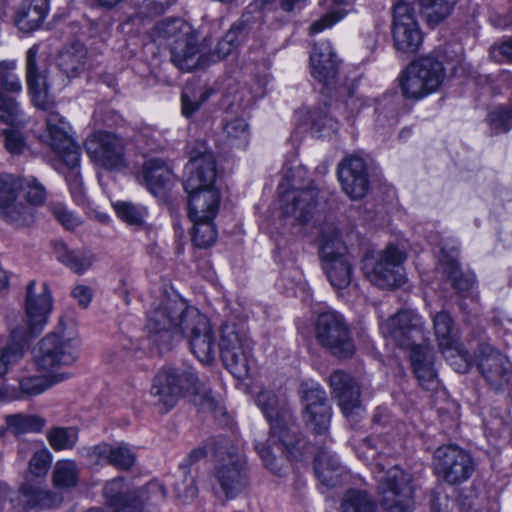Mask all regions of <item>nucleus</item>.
I'll list each match as a JSON object with an SVG mask.
<instances>
[{
	"mask_svg": "<svg viewBox=\"0 0 512 512\" xmlns=\"http://www.w3.org/2000/svg\"><path fill=\"white\" fill-rule=\"evenodd\" d=\"M219 459L214 467L213 477L226 499H233L249 485L247 460L242 452L231 446L225 452H218Z\"/></svg>",
	"mask_w": 512,
	"mask_h": 512,
	"instance_id": "ddd939ff",
	"label": "nucleus"
},
{
	"mask_svg": "<svg viewBox=\"0 0 512 512\" xmlns=\"http://www.w3.org/2000/svg\"><path fill=\"white\" fill-rule=\"evenodd\" d=\"M315 334L317 341L338 358L353 355L355 347L343 317L335 312L319 315Z\"/></svg>",
	"mask_w": 512,
	"mask_h": 512,
	"instance_id": "a211bd4d",
	"label": "nucleus"
},
{
	"mask_svg": "<svg viewBox=\"0 0 512 512\" xmlns=\"http://www.w3.org/2000/svg\"><path fill=\"white\" fill-rule=\"evenodd\" d=\"M430 509L431 512H452L449 497L440 491L439 487L431 494Z\"/></svg>",
	"mask_w": 512,
	"mask_h": 512,
	"instance_id": "338daca9",
	"label": "nucleus"
},
{
	"mask_svg": "<svg viewBox=\"0 0 512 512\" xmlns=\"http://www.w3.org/2000/svg\"><path fill=\"white\" fill-rule=\"evenodd\" d=\"M86 50L81 45H76L62 52L58 58V67L68 79L75 78L85 68Z\"/></svg>",
	"mask_w": 512,
	"mask_h": 512,
	"instance_id": "c9c22d12",
	"label": "nucleus"
},
{
	"mask_svg": "<svg viewBox=\"0 0 512 512\" xmlns=\"http://www.w3.org/2000/svg\"><path fill=\"white\" fill-rule=\"evenodd\" d=\"M193 28L181 19H166L158 23L154 28L155 40L167 43L170 46L175 40L191 34Z\"/></svg>",
	"mask_w": 512,
	"mask_h": 512,
	"instance_id": "4c0bfd02",
	"label": "nucleus"
},
{
	"mask_svg": "<svg viewBox=\"0 0 512 512\" xmlns=\"http://www.w3.org/2000/svg\"><path fill=\"white\" fill-rule=\"evenodd\" d=\"M173 180L170 167L161 159H148L144 162L138 181L153 195H160Z\"/></svg>",
	"mask_w": 512,
	"mask_h": 512,
	"instance_id": "c85d7f7f",
	"label": "nucleus"
},
{
	"mask_svg": "<svg viewBox=\"0 0 512 512\" xmlns=\"http://www.w3.org/2000/svg\"><path fill=\"white\" fill-rule=\"evenodd\" d=\"M22 191V176L0 174V216L15 228L31 226L35 221L33 210L19 200Z\"/></svg>",
	"mask_w": 512,
	"mask_h": 512,
	"instance_id": "dca6fc26",
	"label": "nucleus"
},
{
	"mask_svg": "<svg viewBox=\"0 0 512 512\" xmlns=\"http://www.w3.org/2000/svg\"><path fill=\"white\" fill-rule=\"evenodd\" d=\"M80 158H81V151H77V161L76 163H70L66 159H60L62 163L66 166L68 169V172L66 174V180L70 187L71 193L75 197H81L83 195V183L82 178L80 174Z\"/></svg>",
	"mask_w": 512,
	"mask_h": 512,
	"instance_id": "bf43d9fd",
	"label": "nucleus"
},
{
	"mask_svg": "<svg viewBox=\"0 0 512 512\" xmlns=\"http://www.w3.org/2000/svg\"><path fill=\"white\" fill-rule=\"evenodd\" d=\"M457 1L395 0L392 10V39L397 52L414 54L423 42V33L416 19V6L427 24L434 27L451 14Z\"/></svg>",
	"mask_w": 512,
	"mask_h": 512,
	"instance_id": "f03ea898",
	"label": "nucleus"
},
{
	"mask_svg": "<svg viewBox=\"0 0 512 512\" xmlns=\"http://www.w3.org/2000/svg\"><path fill=\"white\" fill-rule=\"evenodd\" d=\"M28 122L29 117L15 99L0 95V123L5 124L7 128H24Z\"/></svg>",
	"mask_w": 512,
	"mask_h": 512,
	"instance_id": "58836bf2",
	"label": "nucleus"
},
{
	"mask_svg": "<svg viewBox=\"0 0 512 512\" xmlns=\"http://www.w3.org/2000/svg\"><path fill=\"white\" fill-rule=\"evenodd\" d=\"M318 194L314 186L285 191L280 199L284 222L291 226L307 224L314 215Z\"/></svg>",
	"mask_w": 512,
	"mask_h": 512,
	"instance_id": "412c9836",
	"label": "nucleus"
},
{
	"mask_svg": "<svg viewBox=\"0 0 512 512\" xmlns=\"http://www.w3.org/2000/svg\"><path fill=\"white\" fill-rule=\"evenodd\" d=\"M254 24H256L254 16L250 13L243 14L218 42L215 50L207 55L209 65L230 55L253 29Z\"/></svg>",
	"mask_w": 512,
	"mask_h": 512,
	"instance_id": "cd10ccee",
	"label": "nucleus"
},
{
	"mask_svg": "<svg viewBox=\"0 0 512 512\" xmlns=\"http://www.w3.org/2000/svg\"><path fill=\"white\" fill-rule=\"evenodd\" d=\"M219 349L226 368L238 379L246 378L252 366V341L245 328L225 323L221 329Z\"/></svg>",
	"mask_w": 512,
	"mask_h": 512,
	"instance_id": "9b49d317",
	"label": "nucleus"
},
{
	"mask_svg": "<svg viewBox=\"0 0 512 512\" xmlns=\"http://www.w3.org/2000/svg\"><path fill=\"white\" fill-rule=\"evenodd\" d=\"M37 44L33 45L26 53V80H32V77L48 74V69L44 61L38 59Z\"/></svg>",
	"mask_w": 512,
	"mask_h": 512,
	"instance_id": "680f3d73",
	"label": "nucleus"
},
{
	"mask_svg": "<svg viewBox=\"0 0 512 512\" xmlns=\"http://www.w3.org/2000/svg\"><path fill=\"white\" fill-rule=\"evenodd\" d=\"M329 384L346 417L360 409V388L350 375L336 370L330 375Z\"/></svg>",
	"mask_w": 512,
	"mask_h": 512,
	"instance_id": "bb28decb",
	"label": "nucleus"
},
{
	"mask_svg": "<svg viewBox=\"0 0 512 512\" xmlns=\"http://www.w3.org/2000/svg\"><path fill=\"white\" fill-rule=\"evenodd\" d=\"M56 252L58 260L76 274H83L94 262V255L91 252L69 250L64 244L59 245Z\"/></svg>",
	"mask_w": 512,
	"mask_h": 512,
	"instance_id": "e433bc0d",
	"label": "nucleus"
},
{
	"mask_svg": "<svg viewBox=\"0 0 512 512\" xmlns=\"http://www.w3.org/2000/svg\"><path fill=\"white\" fill-rule=\"evenodd\" d=\"M50 210L57 221L67 229H74L82 223L81 218L62 203H52Z\"/></svg>",
	"mask_w": 512,
	"mask_h": 512,
	"instance_id": "e2e57ef3",
	"label": "nucleus"
},
{
	"mask_svg": "<svg viewBox=\"0 0 512 512\" xmlns=\"http://www.w3.org/2000/svg\"><path fill=\"white\" fill-rule=\"evenodd\" d=\"M249 126L242 118H235L226 122L222 132V144L231 148L246 147L249 141Z\"/></svg>",
	"mask_w": 512,
	"mask_h": 512,
	"instance_id": "a19ab883",
	"label": "nucleus"
},
{
	"mask_svg": "<svg viewBox=\"0 0 512 512\" xmlns=\"http://www.w3.org/2000/svg\"><path fill=\"white\" fill-rule=\"evenodd\" d=\"M146 329L159 349L167 350L173 341L186 337L192 353L202 363L216 354V338L209 319L197 308L178 299H165L147 314Z\"/></svg>",
	"mask_w": 512,
	"mask_h": 512,
	"instance_id": "f257e3e1",
	"label": "nucleus"
},
{
	"mask_svg": "<svg viewBox=\"0 0 512 512\" xmlns=\"http://www.w3.org/2000/svg\"><path fill=\"white\" fill-rule=\"evenodd\" d=\"M138 500L132 501L133 505H138L142 511L144 503H150L151 505H157L163 502L166 498V489L162 483L157 480L149 482L145 487L139 489L137 496Z\"/></svg>",
	"mask_w": 512,
	"mask_h": 512,
	"instance_id": "603ef678",
	"label": "nucleus"
},
{
	"mask_svg": "<svg viewBox=\"0 0 512 512\" xmlns=\"http://www.w3.org/2000/svg\"><path fill=\"white\" fill-rule=\"evenodd\" d=\"M491 129L496 133H505L512 128V107H497L488 116Z\"/></svg>",
	"mask_w": 512,
	"mask_h": 512,
	"instance_id": "13d9d810",
	"label": "nucleus"
},
{
	"mask_svg": "<svg viewBox=\"0 0 512 512\" xmlns=\"http://www.w3.org/2000/svg\"><path fill=\"white\" fill-rule=\"evenodd\" d=\"M444 357L451 360V366L459 373H466L471 368V358L468 352L463 350L459 344L453 346V351H447Z\"/></svg>",
	"mask_w": 512,
	"mask_h": 512,
	"instance_id": "0e129e2a",
	"label": "nucleus"
},
{
	"mask_svg": "<svg viewBox=\"0 0 512 512\" xmlns=\"http://www.w3.org/2000/svg\"><path fill=\"white\" fill-rule=\"evenodd\" d=\"M342 190L351 200L363 198L369 188L367 167L360 157L345 159L338 171Z\"/></svg>",
	"mask_w": 512,
	"mask_h": 512,
	"instance_id": "b1692460",
	"label": "nucleus"
},
{
	"mask_svg": "<svg viewBox=\"0 0 512 512\" xmlns=\"http://www.w3.org/2000/svg\"><path fill=\"white\" fill-rule=\"evenodd\" d=\"M172 62L182 71L190 72L209 66L207 55L200 49L195 31L175 40L170 47Z\"/></svg>",
	"mask_w": 512,
	"mask_h": 512,
	"instance_id": "a878e982",
	"label": "nucleus"
},
{
	"mask_svg": "<svg viewBox=\"0 0 512 512\" xmlns=\"http://www.w3.org/2000/svg\"><path fill=\"white\" fill-rule=\"evenodd\" d=\"M46 438L55 451L71 450L78 442V429L75 427H52L47 431Z\"/></svg>",
	"mask_w": 512,
	"mask_h": 512,
	"instance_id": "c03bdc74",
	"label": "nucleus"
},
{
	"mask_svg": "<svg viewBox=\"0 0 512 512\" xmlns=\"http://www.w3.org/2000/svg\"><path fill=\"white\" fill-rule=\"evenodd\" d=\"M257 404L270 424L269 441L279 443L293 458L302 456L308 445L299 434L287 399L272 391H263L257 397Z\"/></svg>",
	"mask_w": 512,
	"mask_h": 512,
	"instance_id": "423d86ee",
	"label": "nucleus"
},
{
	"mask_svg": "<svg viewBox=\"0 0 512 512\" xmlns=\"http://www.w3.org/2000/svg\"><path fill=\"white\" fill-rule=\"evenodd\" d=\"M347 15V11L344 9H336L322 16L319 20L315 21L310 26L311 33H319L326 28L331 27Z\"/></svg>",
	"mask_w": 512,
	"mask_h": 512,
	"instance_id": "69168bd1",
	"label": "nucleus"
},
{
	"mask_svg": "<svg viewBox=\"0 0 512 512\" xmlns=\"http://www.w3.org/2000/svg\"><path fill=\"white\" fill-rule=\"evenodd\" d=\"M103 494L109 506L116 507L114 511H118L121 507L127 505L129 506L127 512H132L134 509H138L141 512L138 505H133L130 498L126 495L124 480L121 477L107 482L103 489Z\"/></svg>",
	"mask_w": 512,
	"mask_h": 512,
	"instance_id": "37998d69",
	"label": "nucleus"
},
{
	"mask_svg": "<svg viewBox=\"0 0 512 512\" xmlns=\"http://www.w3.org/2000/svg\"><path fill=\"white\" fill-rule=\"evenodd\" d=\"M377 496L381 507L388 512H412L415 507L411 474L394 465L385 471L376 464Z\"/></svg>",
	"mask_w": 512,
	"mask_h": 512,
	"instance_id": "0eeeda50",
	"label": "nucleus"
},
{
	"mask_svg": "<svg viewBox=\"0 0 512 512\" xmlns=\"http://www.w3.org/2000/svg\"><path fill=\"white\" fill-rule=\"evenodd\" d=\"M72 374H42L41 376H30L19 382L21 391L29 396H36L52 386L68 380Z\"/></svg>",
	"mask_w": 512,
	"mask_h": 512,
	"instance_id": "ea45409f",
	"label": "nucleus"
},
{
	"mask_svg": "<svg viewBox=\"0 0 512 512\" xmlns=\"http://www.w3.org/2000/svg\"><path fill=\"white\" fill-rule=\"evenodd\" d=\"M6 430L19 437L28 433H41L46 420L38 414L15 413L5 416Z\"/></svg>",
	"mask_w": 512,
	"mask_h": 512,
	"instance_id": "72a5a7b5",
	"label": "nucleus"
},
{
	"mask_svg": "<svg viewBox=\"0 0 512 512\" xmlns=\"http://www.w3.org/2000/svg\"><path fill=\"white\" fill-rule=\"evenodd\" d=\"M72 296L79 305L85 308L92 300V290L86 285H77L72 290Z\"/></svg>",
	"mask_w": 512,
	"mask_h": 512,
	"instance_id": "774afa93",
	"label": "nucleus"
},
{
	"mask_svg": "<svg viewBox=\"0 0 512 512\" xmlns=\"http://www.w3.org/2000/svg\"><path fill=\"white\" fill-rule=\"evenodd\" d=\"M433 470L439 480L456 486L472 477L475 472V462L465 449L457 445H443L433 454Z\"/></svg>",
	"mask_w": 512,
	"mask_h": 512,
	"instance_id": "4468645a",
	"label": "nucleus"
},
{
	"mask_svg": "<svg viewBox=\"0 0 512 512\" xmlns=\"http://www.w3.org/2000/svg\"><path fill=\"white\" fill-rule=\"evenodd\" d=\"M22 190L25 192V199L31 206H42L47 198L45 186L34 176H22Z\"/></svg>",
	"mask_w": 512,
	"mask_h": 512,
	"instance_id": "864d4df0",
	"label": "nucleus"
},
{
	"mask_svg": "<svg viewBox=\"0 0 512 512\" xmlns=\"http://www.w3.org/2000/svg\"><path fill=\"white\" fill-rule=\"evenodd\" d=\"M78 468L72 460H60L53 469V482L57 487L68 488L77 483Z\"/></svg>",
	"mask_w": 512,
	"mask_h": 512,
	"instance_id": "3c124183",
	"label": "nucleus"
},
{
	"mask_svg": "<svg viewBox=\"0 0 512 512\" xmlns=\"http://www.w3.org/2000/svg\"><path fill=\"white\" fill-rule=\"evenodd\" d=\"M433 326L439 349L443 355L447 351H453V346L458 344L453 334V320L446 311H440L433 317Z\"/></svg>",
	"mask_w": 512,
	"mask_h": 512,
	"instance_id": "f704fd0d",
	"label": "nucleus"
},
{
	"mask_svg": "<svg viewBox=\"0 0 512 512\" xmlns=\"http://www.w3.org/2000/svg\"><path fill=\"white\" fill-rule=\"evenodd\" d=\"M342 512H377L372 497L363 490H348L341 503Z\"/></svg>",
	"mask_w": 512,
	"mask_h": 512,
	"instance_id": "a18cd8bd",
	"label": "nucleus"
},
{
	"mask_svg": "<svg viewBox=\"0 0 512 512\" xmlns=\"http://www.w3.org/2000/svg\"><path fill=\"white\" fill-rule=\"evenodd\" d=\"M445 77L441 61L431 55L421 57L408 65L400 75L402 95L409 99H421L437 91Z\"/></svg>",
	"mask_w": 512,
	"mask_h": 512,
	"instance_id": "1a4fd4ad",
	"label": "nucleus"
},
{
	"mask_svg": "<svg viewBox=\"0 0 512 512\" xmlns=\"http://www.w3.org/2000/svg\"><path fill=\"white\" fill-rule=\"evenodd\" d=\"M52 307L53 301L48 285L29 282L25 298V318L21 323H9L13 343L0 350V376L6 374L9 367L22 358V343L44 329Z\"/></svg>",
	"mask_w": 512,
	"mask_h": 512,
	"instance_id": "7ed1b4c3",
	"label": "nucleus"
},
{
	"mask_svg": "<svg viewBox=\"0 0 512 512\" xmlns=\"http://www.w3.org/2000/svg\"><path fill=\"white\" fill-rule=\"evenodd\" d=\"M23 128H6L2 130V135L5 137V147L10 154H22L27 148V144L23 133Z\"/></svg>",
	"mask_w": 512,
	"mask_h": 512,
	"instance_id": "052dcab7",
	"label": "nucleus"
},
{
	"mask_svg": "<svg viewBox=\"0 0 512 512\" xmlns=\"http://www.w3.org/2000/svg\"><path fill=\"white\" fill-rule=\"evenodd\" d=\"M409 351L411 365L419 383L425 389H434L437 385V375L431 349L422 344Z\"/></svg>",
	"mask_w": 512,
	"mask_h": 512,
	"instance_id": "2f4dec72",
	"label": "nucleus"
},
{
	"mask_svg": "<svg viewBox=\"0 0 512 512\" xmlns=\"http://www.w3.org/2000/svg\"><path fill=\"white\" fill-rule=\"evenodd\" d=\"M300 394L304 403L302 416L306 427L315 434H325L332 417L325 391L319 384L303 383Z\"/></svg>",
	"mask_w": 512,
	"mask_h": 512,
	"instance_id": "aec40b11",
	"label": "nucleus"
},
{
	"mask_svg": "<svg viewBox=\"0 0 512 512\" xmlns=\"http://www.w3.org/2000/svg\"><path fill=\"white\" fill-rule=\"evenodd\" d=\"M80 338L75 323L61 318L54 331L46 334L32 349V362L41 374H71L66 369L79 357Z\"/></svg>",
	"mask_w": 512,
	"mask_h": 512,
	"instance_id": "39448f33",
	"label": "nucleus"
},
{
	"mask_svg": "<svg viewBox=\"0 0 512 512\" xmlns=\"http://www.w3.org/2000/svg\"><path fill=\"white\" fill-rule=\"evenodd\" d=\"M406 253L394 245L374 255H366L363 261V272L369 282L381 289H390L404 283L403 263Z\"/></svg>",
	"mask_w": 512,
	"mask_h": 512,
	"instance_id": "f8f14e48",
	"label": "nucleus"
},
{
	"mask_svg": "<svg viewBox=\"0 0 512 512\" xmlns=\"http://www.w3.org/2000/svg\"><path fill=\"white\" fill-rule=\"evenodd\" d=\"M478 368L489 385L496 391L512 383V363L506 356L490 346H481Z\"/></svg>",
	"mask_w": 512,
	"mask_h": 512,
	"instance_id": "5701e85b",
	"label": "nucleus"
},
{
	"mask_svg": "<svg viewBox=\"0 0 512 512\" xmlns=\"http://www.w3.org/2000/svg\"><path fill=\"white\" fill-rule=\"evenodd\" d=\"M185 171L184 189L188 194L189 218L191 221L213 220L220 204L213 155L203 153L191 158Z\"/></svg>",
	"mask_w": 512,
	"mask_h": 512,
	"instance_id": "20e7f679",
	"label": "nucleus"
},
{
	"mask_svg": "<svg viewBox=\"0 0 512 512\" xmlns=\"http://www.w3.org/2000/svg\"><path fill=\"white\" fill-rule=\"evenodd\" d=\"M312 77L327 90L335 88L338 80V62L327 41L314 46L310 55Z\"/></svg>",
	"mask_w": 512,
	"mask_h": 512,
	"instance_id": "393cba45",
	"label": "nucleus"
},
{
	"mask_svg": "<svg viewBox=\"0 0 512 512\" xmlns=\"http://www.w3.org/2000/svg\"><path fill=\"white\" fill-rule=\"evenodd\" d=\"M90 159L99 167L122 170L126 167L123 141L115 134L97 131L85 141Z\"/></svg>",
	"mask_w": 512,
	"mask_h": 512,
	"instance_id": "6ab92c4d",
	"label": "nucleus"
},
{
	"mask_svg": "<svg viewBox=\"0 0 512 512\" xmlns=\"http://www.w3.org/2000/svg\"><path fill=\"white\" fill-rule=\"evenodd\" d=\"M312 129L319 137H329L339 129V123L326 111H315L312 114Z\"/></svg>",
	"mask_w": 512,
	"mask_h": 512,
	"instance_id": "6e6d98bb",
	"label": "nucleus"
},
{
	"mask_svg": "<svg viewBox=\"0 0 512 512\" xmlns=\"http://www.w3.org/2000/svg\"><path fill=\"white\" fill-rule=\"evenodd\" d=\"M31 100L38 108L45 111L54 106V101L49 94L50 82L48 74L32 77V80H26Z\"/></svg>",
	"mask_w": 512,
	"mask_h": 512,
	"instance_id": "79ce46f5",
	"label": "nucleus"
},
{
	"mask_svg": "<svg viewBox=\"0 0 512 512\" xmlns=\"http://www.w3.org/2000/svg\"><path fill=\"white\" fill-rule=\"evenodd\" d=\"M440 266L452 287L458 292L468 291L472 287L474 277L470 274H464L455 259H441Z\"/></svg>",
	"mask_w": 512,
	"mask_h": 512,
	"instance_id": "de8ad7c7",
	"label": "nucleus"
},
{
	"mask_svg": "<svg viewBox=\"0 0 512 512\" xmlns=\"http://www.w3.org/2000/svg\"><path fill=\"white\" fill-rule=\"evenodd\" d=\"M118 218L129 226L142 227L147 216L146 207L129 201L113 203Z\"/></svg>",
	"mask_w": 512,
	"mask_h": 512,
	"instance_id": "09e8293b",
	"label": "nucleus"
},
{
	"mask_svg": "<svg viewBox=\"0 0 512 512\" xmlns=\"http://www.w3.org/2000/svg\"><path fill=\"white\" fill-rule=\"evenodd\" d=\"M52 454L47 448L33 453L28 462V469L19 493L28 508L49 509L62 503V496L45 489V477L51 467Z\"/></svg>",
	"mask_w": 512,
	"mask_h": 512,
	"instance_id": "6e6552de",
	"label": "nucleus"
},
{
	"mask_svg": "<svg viewBox=\"0 0 512 512\" xmlns=\"http://www.w3.org/2000/svg\"><path fill=\"white\" fill-rule=\"evenodd\" d=\"M194 224L192 239L199 248H208L214 244L217 231L213 220L192 221Z\"/></svg>",
	"mask_w": 512,
	"mask_h": 512,
	"instance_id": "5fc2aeb1",
	"label": "nucleus"
},
{
	"mask_svg": "<svg viewBox=\"0 0 512 512\" xmlns=\"http://www.w3.org/2000/svg\"><path fill=\"white\" fill-rule=\"evenodd\" d=\"M174 492L177 499L183 503L193 501L198 495L195 477L190 470H186L185 463L179 465V474L174 482Z\"/></svg>",
	"mask_w": 512,
	"mask_h": 512,
	"instance_id": "49530a36",
	"label": "nucleus"
},
{
	"mask_svg": "<svg viewBox=\"0 0 512 512\" xmlns=\"http://www.w3.org/2000/svg\"><path fill=\"white\" fill-rule=\"evenodd\" d=\"M88 454L96 462H106L120 470L130 469L136 461V454L126 444L100 443L90 448Z\"/></svg>",
	"mask_w": 512,
	"mask_h": 512,
	"instance_id": "c756f323",
	"label": "nucleus"
},
{
	"mask_svg": "<svg viewBox=\"0 0 512 512\" xmlns=\"http://www.w3.org/2000/svg\"><path fill=\"white\" fill-rule=\"evenodd\" d=\"M255 448L259 456L261 457L264 466L271 473L277 476H283L287 473L288 465L282 458H278L275 455H273L270 447L265 446L264 444L261 443H257L255 445Z\"/></svg>",
	"mask_w": 512,
	"mask_h": 512,
	"instance_id": "4d7b16f0",
	"label": "nucleus"
},
{
	"mask_svg": "<svg viewBox=\"0 0 512 512\" xmlns=\"http://www.w3.org/2000/svg\"><path fill=\"white\" fill-rule=\"evenodd\" d=\"M48 9V0H21L15 10V25L25 33L32 32L41 26Z\"/></svg>",
	"mask_w": 512,
	"mask_h": 512,
	"instance_id": "7c9ffc66",
	"label": "nucleus"
},
{
	"mask_svg": "<svg viewBox=\"0 0 512 512\" xmlns=\"http://www.w3.org/2000/svg\"><path fill=\"white\" fill-rule=\"evenodd\" d=\"M383 335L404 350L425 344L428 330L423 318L412 309L399 310L381 326Z\"/></svg>",
	"mask_w": 512,
	"mask_h": 512,
	"instance_id": "2eb2a0df",
	"label": "nucleus"
},
{
	"mask_svg": "<svg viewBox=\"0 0 512 512\" xmlns=\"http://www.w3.org/2000/svg\"><path fill=\"white\" fill-rule=\"evenodd\" d=\"M198 379L190 369L164 367L154 378L150 395L162 412L174 407L184 393L198 394Z\"/></svg>",
	"mask_w": 512,
	"mask_h": 512,
	"instance_id": "9d476101",
	"label": "nucleus"
},
{
	"mask_svg": "<svg viewBox=\"0 0 512 512\" xmlns=\"http://www.w3.org/2000/svg\"><path fill=\"white\" fill-rule=\"evenodd\" d=\"M315 473L320 482L333 488L342 483L345 469L331 451H321L315 459Z\"/></svg>",
	"mask_w": 512,
	"mask_h": 512,
	"instance_id": "473e14b6",
	"label": "nucleus"
},
{
	"mask_svg": "<svg viewBox=\"0 0 512 512\" xmlns=\"http://www.w3.org/2000/svg\"><path fill=\"white\" fill-rule=\"evenodd\" d=\"M15 60L0 61V95L5 93L18 94L22 91V83L15 70Z\"/></svg>",
	"mask_w": 512,
	"mask_h": 512,
	"instance_id": "8fccbe9b",
	"label": "nucleus"
},
{
	"mask_svg": "<svg viewBox=\"0 0 512 512\" xmlns=\"http://www.w3.org/2000/svg\"><path fill=\"white\" fill-rule=\"evenodd\" d=\"M48 111L45 119L44 141L59 159H66L70 163H76L77 151L80 150V147L72 137V128L69 122L58 112Z\"/></svg>",
	"mask_w": 512,
	"mask_h": 512,
	"instance_id": "4be33fe9",
	"label": "nucleus"
},
{
	"mask_svg": "<svg viewBox=\"0 0 512 512\" xmlns=\"http://www.w3.org/2000/svg\"><path fill=\"white\" fill-rule=\"evenodd\" d=\"M320 255L323 270L335 289L347 288L353 278V266L347 247L337 234L325 235Z\"/></svg>",
	"mask_w": 512,
	"mask_h": 512,
	"instance_id": "f3484780",
	"label": "nucleus"
}]
</instances>
